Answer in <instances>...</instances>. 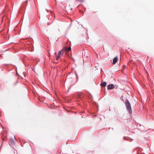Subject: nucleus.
Segmentation results:
<instances>
[{"label": "nucleus", "instance_id": "7ed1b4c3", "mask_svg": "<svg viewBox=\"0 0 154 154\" xmlns=\"http://www.w3.org/2000/svg\"><path fill=\"white\" fill-rule=\"evenodd\" d=\"M107 89L108 90L112 89L114 88V85L112 84L108 85L107 86Z\"/></svg>", "mask_w": 154, "mask_h": 154}, {"label": "nucleus", "instance_id": "39448f33", "mask_svg": "<svg viewBox=\"0 0 154 154\" xmlns=\"http://www.w3.org/2000/svg\"><path fill=\"white\" fill-rule=\"evenodd\" d=\"M106 82H103V83L101 84V86L102 87H104L106 85Z\"/></svg>", "mask_w": 154, "mask_h": 154}, {"label": "nucleus", "instance_id": "20e7f679", "mask_svg": "<svg viewBox=\"0 0 154 154\" xmlns=\"http://www.w3.org/2000/svg\"><path fill=\"white\" fill-rule=\"evenodd\" d=\"M118 60V57L117 56L115 57L113 60V63L115 64L117 62Z\"/></svg>", "mask_w": 154, "mask_h": 154}, {"label": "nucleus", "instance_id": "f03ea898", "mask_svg": "<svg viewBox=\"0 0 154 154\" xmlns=\"http://www.w3.org/2000/svg\"><path fill=\"white\" fill-rule=\"evenodd\" d=\"M125 104L128 110L129 113L130 114L132 112V111L131 104L128 100H125Z\"/></svg>", "mask_w": 154, "mask_h": 154}, {"label": "nucleus", "instance_id": "f257e3e1", "mask_svg": "<svg viewBox=\"0 0 154 154\" xmlns=\"http://www.w3.org/2000/svg\"><path fill=\"white\" fill-rule=\"evenodd\" d=\"M71 49H62V50L60 51L58 53L57 57L56 58V60H57L61 56L63 53L64 51H70Z\"/></svg>", "mask_w": 154, "mask_h": 154}, {"label": "nucleus", "instance_id": "423d86ee", "mask_svg": "<svg viewBox=\"0 0 154 154\" xmlns=\"http://www.w3.org/2000/svg\"><path fill=\"white\" fill-rule=\"evenodd\" d=\"M63 48H71V47L70 46H69V47H65Z\"/></svg>", "mask_w": 154, "mask_h": 154}]
</instances>
